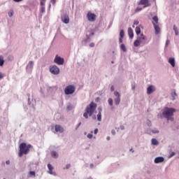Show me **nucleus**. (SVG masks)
I'll return each instance as SVG.
<instances>
[{"label": "nucleus", "mask_w": 179, "mask_h": 179, "mask_svg": "<svg viewBox=\"0 0 179 179\" xmlns=\"http://www.w3.org/2000/svg\"><path fill=\"white\" fill-rule=\"evenodd\" d=\"M97 108V104L94 102H91L85 108V113L83 114V117L86 119L89 118L90 117H92L93 114H94V111H96V109Z\"/></svg>", "instance_id": "1"}, {"label": "nucleus", "mask_w": 179, "mask_h": 179, "mask_svg": "<svg viewBox=\"0 0 179 179\" xmlns=\"http://www.w3.org/2000/svg\"><path fill=\"white\" fill-rule=\"evenodd\" d=\"M176 109L173 108H164L162 111V115L164 118H166L168 121H173L174 118L173 116L174 115V113H176Z\"/></svg>", "instance_id": "2"}, {"label": "nucleus", "mask_w": 179, "mask_h": 179, "mask_svg": "<svg viewBox=\"0 0 179 179\" xmlns=\"http://www.w3.org/2000/svg\"><path fill=\"white\" fill-rule=\"evenodd\" d=\"M20 151L18 153L19 157H22L23 155H27L29 152H30V149L31 148V145L26 144V143H22L20 146Z\"/></svg>", "instance_id": "3"}, {"label": "nucleus", "mask_w": 179, "mask_h": 179, "mask_svg": "<svg viewBox=\"0 0 179 179\" xmlns=\"http://www.w3.org/2000/svg\"><path fill=\"white\" fill-rule=\"evenodd\" d=\"M65 94H73L75 93V86L68 85L64 90Z\"/></svg>", "instance_id": "4"}, {"label": "nucleus", "mask_w": 179, "mask_h": 179, "mask_svg": "<svg viewBox=\"0 0 179 179\" xmlns=\"http://www.w3.org/2000/svg\"><path fill=\"white\" fill-rule=\"evenodd\" d=\"M50 72L53 75H59V68L55 65L50 66Z\"/></svg>", "instance_id": "5"}, {"label": "nucleus", "mask_w": 179, "mask_h": 179, "mask_svg": "<svg viewBox=\"0 0 179 179\" xmlns=\"http://www.w3.org/2000/svg\"><path fill=\"white\" fill-rule=\"evenodd\" d=\"M138 5H143V8H149V6H152V4L150 2H149V0H141Z\"/></svg>", "instance_id": "6"}, {"label": "nucleus", "mask_w": 179, "mask_h": 179, "mask_svg": "<svg viewBox=\"0 0 179 179\" xmlns=\"http://www.w3.org/2000/svg\"><path fill=\"white\" fill-rule=\"evenodd\" d=\"M114 95L116 97L115 99V103L116 104V106H118L121 102V95L120 94V92L117 91L114 92Z\"/></svg>", "instance_id": "7"}, {"label": "nucleus", "mask_w": 179, "mask_h": 179, "mask_svg": "<svg viewBox=\"0 0 179 179\" xmlns=\"http://www.w3.org/2000/svg\"><path fill=\"white\" fill-rule=\"evenodd\" d=\"M54 61L55 64H57V65H64V58H62L58 55H56Z\"/></svg>", "instance_id": "8"}, {"label": "nucleus", "mask_w": 179, "mask_h": 179, "mask_svg": "<svg viewBox=\"0 0 179 179\" xmlns=\"http://www.w3.org/2000/svg\"><path fill=\"white\" fill-rule=\"evenodd\" d=\"M89 22H94L96 20V15L94 13L89 12L87 15Z\"/></svg>", "instance_id": "9"}, {"label": "nucleus", "mask_w": 179, "mask_h": 179, "mask_svg": "<svg viewBox=\"0 0 179 179\" xmlns=\"http://www.w3.org/2000/svg\"><path fill=\"white\" fill-rule=\"evenodd\" d=\"M62 22H63V23H65V24H68V23H69V15L64 14L62 16Z\"/></svg>", "instance_id": "10"}, {"label": "nucleus", "mask_w": 179, "mask_h": 179, "mask_svg": "<svg viewBox=\"0 0 179 179\" xmlns=\"http://www.w3.org/2000/svg\"><path fill=\"white\" fill-rule=\"evenodd\" d=\"M40 5H41V8H40L41 13H44V12H45V1H41Z\"/></svg>", "instance_id": "11"}, {"label": "nucleus", "mask_w": 179, "mask_h": 179, "mask_svg": "<svg viewBox=\"0 0 179 179\" xmlns=\"http://www.w3.org/2000/svg\"><path fill=\"white\" fill-rule=\"evenodd\" d=\"M55 129L56 132H59L60 134H62V132H64V127L61 125L56 124L55 126Z\"/></svg>", "instance_id": "12"}, {"label": "nucleus", "mask_w": 179, "mask_h": 179, "mask_svg": "<svg viewBox=\"0 0 179 179\" xmlns=\"http://www.w3.org/2000/svg\"><path fill=\"white\" fill-rule=\"evenodd\" d=\"M155 90H156V89H155V87H153V85H150L147 88V94H152V93H153Z\"/></svg>", "instance_id": "13"}, {"label": "nucleus", "mask_w": 179, "mask_h": 179, "mask_svg": "<svg viewBox=\"0 0 179 179\" xmlns=\"http://www.w3.org/2000/svg\"><path fill=\"white\" fill-rule=\"evenodd\" d=\"M48 173L55 176V173L52 172V170H54V166H52V165H51V164H48Z\"/></svg>", "instance_id": "14"}, {"label": "nucleus", "mask_w": 179, "mask_h": 179, "mask_svg": "<svg viewBox=\"0 0 179 179\" xmlns=\"http://www.w3.org/2000/svg\"><path fill=\"white\" fill-rule=\"evenodd\" d=\"M152 24L155 30V34H159V33H160V27L159 25L155 24V22H152Z\"/></svg>", "instance_id": "15"}, {"label": "nucleus", "mask_w": 179, "mask_h": 179, "mask_svg": "<svg viewBox=\"0 0 179 179\" xmlns=\"http://www.w3.org/2000/svg\"><path fill=\"white\" fill-rule=\"evenodd\" d=\"M163 162H164V158H163V157H158L155 159V163L156 164L163 163Z\"/></svg>", "instance_id": "16"}, {"label": "nucleus", "mask_w": 179, "mask_h": 179, "mask_svg": "<svg viewBox=\"0 0 179 179\" xmlns=\"http://www.w3.org/2000/svg\"><path fill=\"white\" fill-rule=\"evenodd\" d=\"M128 34L129 36V38H134V30L132 28L129 27L128 28Z\"/></svg>", "instance_id": "17"}, {"label": "nucleus", "mask_w": 179, "mask_h": 179, "mask_svg": "<svg viewBox=\"0 0 179 179\" xmlns=\"http://www.w3.org/2000/svg\"><path fill=\"white\" fill-rule=\"evenodd\" d=\"M169 62L171 65V66H173V68H174V66H176V60L174 59V58H171V57L169 58Z\"/></svg>", "instance_id": "18"}, {"label": "nucleus", "mask_w": 179, "mask_h": 179, "mask_svg": "<svg viewBox=\"0 0 179 179\" xmlns=\"http://www.w3.org/2000/svg\"><path fill=\"white\" fill-rule=\"evenodd\" d=\"M5 64V60L3 59V56L0 55V66H3Z\"/></svg>", "instance_id": "19"}, {"label": "nucleus", "mask_w": 179, "mask_h": 179, "mask_svg": "<svg viewBox=\"0 0 179 179\" xmlns=\"http://www.w3.org/2000/svg\"><path fill=\"white\" fill-rule=\"evenodd\" d=\"M51 156H52V157H54L55 159H57L58 158V153L55 151H52L51 152Z\"/></svg>", "instance_id": "20"}, {"label": "nucleus", "mask_w": 179, "mask_h": 179, "mask_svg": "<svg viewBox=\"0 0 179 179\" xmlns=\"http://www.w3.org/2000/svg\"><path fill=\"white\" fill-rule=\"evenodd\" d=\"M152 20L155 24H159V17H157V16H154Z\"/></svg>", "instance_id": "21"}, {"label": "nucleus", "mask_w": 179, "mask_h": 179, "mask_svg": "<svg viewBox=\"0 0 179 179\" xmlns=\"http://www.w3.org/2000/svg\"><path fill=\"white\" fill-rule=\"evenodd\" d=\"M151 143H152V145H159V141H157V140L156 138H152L151 140Z\"/></svg>", "instance_id": "22"}, {"label": "nucleus", "mask_w": 179, "mask_h": 179, "mask_svg": "<svg viewBox=\"0 0 179 179\" xmlns=\"http://www.w3.org/2000/svg\"><path fill=\"white\" fill-rule=\"evenodd\" d=\"M134 47H139V45H141V41L139 40H136L134 43Z\"/></svg>", "instance_id": "23"}, {"label": "nucleus", "mask_w": 179, "mask_h": 179, "mask_svg": "<svg viewBox=\"0 0 179 179\" xmlns=\"http://www.w3.org/2000/svg\"><path fill=\"white\" fill-rule=\"evenodd\" d=\"M135 31H136V34H137V36H139V34H141V27H136Z\"/></svg>", "instance_id": "24"}, {"label": "nucleus", "mask_w": 179, "mask_h": 179, "mask_svg": "<svg viewBox=\"0 0 179 179\" xmlns=\"http://www.w3.org/2000/svg\"><path fill=\"white\" fill-rule=\"evenodd\" d=\"M125 36V32L124 31V30H120V37L121 38H124V36Z\"/></svg>", "instance_id": "25"}, {"label": "nucleus", "mask_w": 179, "mask_h": 179, "mask_svg": "<svg viewBox=\"0 0 179 179\" xmlns=\"http://www.w3.org/2000/svg\"><path fill=\"white\" fill-rule=\"evenodd\" d=\"M97 120L101 121V112H99V113L97 115Z\"/></svg>", "instance_id": "26"}, {"label": "nucleus", "mask_w": 179, "mask_h": 179, "mask_svg": "<svg viewBox=\"0 0 179 179\" xmlns=\"http://www.w3.org/2000/svg\"><path fill=\"white\" fill-rule=\"evenodd\" d=\"M120 48H121V50H122V51H124V52H125V51H127V48H125V45H124V44H122V45H120Z\"/></svg>", "instance_id": "27"}, {"label": "nucleus", "mask_w": 179, "mask_h": 179, "mask_svg": "<svg viewBox=\"0 0 179 179\" xmlns=\"http://www.w3.org/2000/svg\"><path fill=\"white\" fill-rule=\"evenodd\" d=\"M139 40H146V36L143 34H141Z\"/></svg>", "instance_id": "28"}, {"label": "nucleus", "mask_w": 179, "mask_h": 179, "mask_svg": "<svg viewBox=\"0 0 179 179\" xmlns=\"http://www.w3.org/2000/svg\"><path fill=\"white\" fill-rule=\"evenodd\" d=\"M29 176H31V177H36V172L35 171H29Z\"/></svg>", "instance_id": "29"}, {"label": "nucleus", "mask_w": 179, "mask_h": 179, "mask_svg": "<svg viewBox=\"0 0 179 179\" xmlns=\"http://www.w3.org/2000/svg\"><path fill=\"white\" fill-rule=\"evenodd\" d=\"M171 96L173 97V100H176V96H177V94L176 93V91L172 92Z\"/></svg>", "instance_id": "30"}, {"label": "nucleus", "mask_w": 179, "mask_h": 179, "mask_svg": "<svg viewBox=\"0 0 179 179\" xmlns=\"http://www.w3.org/2000/svg\"><path fill=\"white\" fill-rule=\"evenodd\" d=\"M108 102L109 106H113V99L111 98L108 99Z\"/></svg>", "instance_id": "31"}, {"label": "nucleus", "mask_w": 179, "mask_h": 179, "mask_svg": "<svg viewBox=\"0 0 179 179\" xmlns=\"http://www.w3.org/2000/svg\"><path fill=\"white\" fill-rule=\"evenodd\" d=\"M8 16H9V17H12V16H13V10H10L8 12Z\"/></svg>", "instance_id": "32"}, {"label": "nucleus", "mask_w": 179, "mask_h": 179, "mask_svg": "<svg viewBox=\"0 0 179 179\" xmlns=\"http://www.w3.org/2000/svg\"><path fill=\"white\" fill-rule=\"evenodd\" d=\"M138 24H139V21H138V20L134 21V22L133 27H135V25H136V26H138Z\"/></svg>", "instance_id": "33"}, {"label": "nucleus", "mask_w": 179, "mask_h": 179, "mask_svg": "<svg viewBox=\"0 0 179 179\" xmlns=\"http://www.w3.org/2000/svg\"><path fill=\"white\" fill-rule=\"evenodd\" d=\"M141 10H142V8H137L136 10H135V12L136 13H138V12H141Z\"/></svg>", "instance_id": "34"}, {"label": "nucleus", "mask_w": 179, "mask_h": 179, "mask_svg": "<svg viewBox=\"0 0 179 179\" xmlns=\"http://www.w3.org/2000/svg\"><path fill=\"white\" fill-rule=\"evenodd\" d=\"M87 136V138H89V139H92V138H93V134H88Z\"/></svg>", "instance_id": "35"}, {"label": "nucleus", "mask_w": 179, "mask_h": 179, "mask_svg": "<svg viewBox=\"0 0 179 179\" xmlns=\"http://www.w3.org/2000/svg\"><path fill=\"white\" fill-rule=\"evenodd\" d=\"M29 65L30 66V68H33L34 62H31V61H30V62H29Z\"/></svg>", "instance_id": "36"}, {"label": "nucleus", "mask_w": 179, "mask_h": 179, "mask_svg": "<svg viewBox=\"0 0 179 179\" xmlns=\"http://www.w3.org/2000/svg\"><path fill=\"white\" fill-rule=\"evenodd\" d=\"M176 155V152H172L170 155H169V157H173V156H175Z\"/></svg>", "instance_id": "37"}, {"label": "nucleus", "mask_w": 179, "mask_h": 179, "mask_svg": "<svg viewBox=\"0 0 179 179\" xmlns=\"http://www.w3.org/2000/svg\"><path fill=\"white\" fill-rule=\"evenodd\" d=\"M50 2H51V3H52V5H55L57 0H50Z\"/></svg>", "instance_id": "38"}, {"label": "nucleus", "mask_w": 179, "mask_h": 179, "mask_svg": "<svg viewBox=\"0 0 179 179\" xmlns=\"http://www.w3.org/2000/svg\"><path fill=\"white\" fill-rule=\"evenodd\" d=\"M66 170H68L69 169H71V164H67L66 166Z\"/></svg>", "instance_id": "39"}, {"label": "nucleus", "mask_w": 179, "mask_h": 179, "mask_svg": "<svg viewBox=\"0 0 179 179\" xmlns=\"http://www.w3.org/2000/svg\"><path fill=\"white\" fill-rule=\"evenodd\" d=\"M90 47H91V48L94 47V43H91L90 44Z\"/></svg>", "instance_id": "40"}, {"label": "nucleus", "mask_w": 179, "mask_h": 179, "mask_svg": "<svg viewBox=\"0 0 179 179\" xmlns=\"http://www.w3.org/2000/svg\"><path fill=\"white\" fill-rule=\"evenodd\" d=\"M3 76H4L3 73H0V79H2Z\"/></svg>", "instance_id": "41"}, {"label": "nucleus", "mask_w": 179, "mask_h": 179, "mask_svg": "<svg viewBox=\"0 0 179 179\" xmlns=\"http://www.w3.org/2000/svg\"><path fill=\"white\" fill-rule=\"evenodd\" d=\"M97 132H99V129H95L94 131V133L95 134H97Z\"/></svg>", "instance_id": "42"}, {"label": "nucleus", "mask_w": 179, "mask_h": 179, "mask_svg": "<svg viewBox=\"0 0 179 179\" xmlns=\"http://www.w3.org/2000/svg\"><path fill=\"white\" fill-rule=\"evenodd\" d=\"M111 92H114V85H112L110 87Z\"/></svg>", "instance_id": "43"}, {"label": "nucleus", "mask_w": 179, "mask_h": 179, "mask_svg": "<svg viewBox=\"0 0 179 179\" xmlns=\"http://www.w3.org/2000/svg\"><path fill=\"white\" fill-rule=\"evenodd\" d=\"M153 134H159V130L154 131L152 130Z\"/></svg>", "instance_id": "44"}, {"label": "nucleus", "mask_w": 179, "mask_h": 179, "mask_svg": "<svg viewBox=\"0 0 179 179\" xmlns=\"http://www.w3.org/2000/svg\"><path fill=\"white\" fill-rule=\"evenodd\" d=\"M111 134L112 135H115V130H112Z\"/></svg>", "instance_id": "45"}, {"label": "nucleus", "mask_w": 179, "mask_h": 179, "mask_svg": "<svg viewBox=\"0 0 179 179\" xmlns=\"http://www.w3.org/2000/svg\"><path fill=\"white\" fill-rule=\"evenodd\" d=\"M14 1V2H22V1H23V0H13Z\"/></svg>", "instance_id": "46"}, {"label": "nucleus", "mask_w": 179, "mask_h": 179, "mask_svg": "<svg viewBox=\"0 0 179 179\" xmlns=\"http://www.w3.org/2000/svg\"><path fill=\"white\" fill-rule=\"evenodd\" d=\"M6 164H10V161L7 160V161L6 162Z\"/></svg>", "instance_id": "47"}, {"label": "nucleus", "mask_w": 179, "mask_h": 179, "mask_svg": "<svg viewBox=\"0 0 179 179\" xmlns=\"http://www.w3.org/2000/svg\"><path fill=\"white\" fill-rule=\"evenodd\" d=\"M90 166L91 169H93V167H94V165L93 164H90Z\"/></svg>", "instance_id": "48"}, {"label": "nucleus", "mask_w": 179, "mask_h": 179, "mask_svg": "<svg viewBox=\"0 0 179 179\" xmlns=\"http://www.w3.org/2000/svg\"><path fill=\"white\" fill-rule=\"evenodd\" d=\"M173 30H174V31H176V30H178L177 27H176V25L173 26Z\"/></svg>", "instance_id": "49"}, {"label": "nucleus", "mask_w": 179, "mask_h": 179, "mask_svg": "<svg viewBox=\"0 0 179 179\" xmlns=\"http://www.w3.org/2000/svg\"><path fill=\"white\" fill-rule=\"evenodd\" d=\"M175 33H176V36H178V30H176Z\"/></svg>", "instance_id": "50"}, {"label": "nucleus", "mask_w": 179, "mask_h": 179, "mask_svg": "<svg viewBox=\"0 0 179 179\" xmlns=\"http://www.w3.org/2000/svg\"><path fill=\"white\" fill-rule=\"evenodd\" d=\"M122 38H119V42H120V43H122Z\"/></svg>", "instance_id": "51"}, {"label": "nucleus", "mask_w": 179, "mask_h": 179, "mask_svg": "<svg viewBox=\"0 0 179 179\" xmlns=\"http://www.w3.org/2000/svg\"><path fill=\"white\" fill-rule=\"evenodd\" d=\"M170 43V41H166V45H169Z\"/></svg>", "instance_id": "52"}, {"label": "nucleus", "mask_w": 179, "mask_h": 179, "mask_svg": "<svg viewBox=\"0 0 179 179\" xmlns=\"http://www.w3.org/2000/svg\"><path fill=\"white\" fill-rule=\"evenodd\" d=\"M107 141H110V136L106 137Z\"/></svg>", "instance_id": "53"}, {"label": "nucleus", "mask_w": 179, "mask_h": 179, "mask_svg": "<svg viewBox=\"0 0 179 179\" xmlns=\"http://www.w3.org/2000/svg\"><path fill=\"white\" fill-rule=\"evenodd\" d=\"M80 124H82L81 122H80L79 124H78V127H79L80 125Z\"/></svg>", "instance_id": "54"}, {"label": "nucleus", "mask_w": 179, "mask_h": 179, "mask_svg": "<svg viewBox=\"0 0 179 179\" xmlns=\"http://www.w3.org/2000/svg\"><path fill=\"white\" fill-rule=\"evenodd\" d=\"M100 98H97L96 100H99Z\"/></svg>", "instance_id": "55"}, {"label": "nucleus", "mask_w": 179, "mask_h": 179, "mask_svg": "<svg viewBox=\"0 0 179 179\" xmlns=\"http://www.w3.org/2000/svg\"><path fill=\"white\" fill-rule=\"evenodd\" d=\"M41 1H46V0H41Z\"/></svg>", "instance_id": "56"}]
</instances>
